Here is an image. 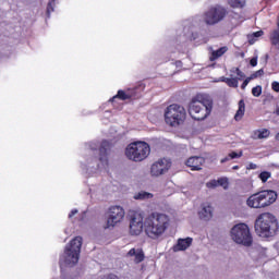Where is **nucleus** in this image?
<instances>
[{
  "label": "nucleus",
  "mask_w": 279,
  "mask_h": 279,
  "mask_svg": "<svg viewBox=\"0 0 279 279\" xmlns=\"http://www.w3.org/2000/svg\"><path fill=\"white\" fill-rule=\"evenodd\" d=\"M101 279H121V278H119V276L114 274H108V275H104Z\"/></svg>",
  "instance_id": "nucleus-35"
},
{
  "label": "nucleus",
  "mask_w": 279,
  "mask_h": 279,
  "mask_svg": "<svg viewBox=\"0 0 279 279\" xmlns=\"http://www.w3.org/2000/svg\"><path fill=\"white\" fill-rule=\"evenodd\" d=\"M171 218L160 211H151L144 219V232L148 239L157 241L169 230Z\"/></svg>",
  "instance_id": "nucleus-1"
},
{
  "label": "nucleus",
  "mask_w": 279,
  "mask_h": 279,
  "mask_svg": "<svg viewBox=\"0 0 279 279\" xmlns=\"http://www.w3.org/2000/svg\"><path fill=\"white\" fill-rule=\"evenodd\" d=\"M232 169H233V171H236V170L240 169V167L239 166H233Z\"/></svg>",
  "instance_id": "nucleus-42"
},
{
  "label": "nucleus",
  "mask_w": 279,
  "mask_h": 279,
  "mask_svg": "<svg viewBox=\"0 0 279 279\" xmlns=\"http://www.w3.org/2000/svg\"><path fill=\"white\" fill-rule=\"evenodd\" d=\"M270 45L279 51V27L274 29L269 35Z\"/></svg>",
  "instance_id": "nucleus-23"
},
{
  "label": "nucleus",
  "mask_w": 279,
  "mask_h": 279,
  "mask_svg": "<svg viewBox=\"0 0 279 279\" xmlns=\"http://www.w3.org/2000/svg\"><path fill=\"white\" fill-rule=\"evenodd\" d=\"M246 206H248V208H265L263 205V196L260 192L251 195L246 199Z\"/></svg>",
  "instance_id": "nucleus-17"
},
{
  "label": "nucleus",
  "mask_w": 279,
  "mask_h": 279,
  "mask_svg": "<svg viewBox=\"0 0 279 279\" xmlns=\"http://www.w3.org/2000/svg\"><path fill=\"white\" fill-rule=\"evenodd\" d=\"M262 195V204L264 208H267V206H271L278 199V193L274 190H264L259 192Z\"/></svg>",
  "instance_id": "nucleus-14"
},
{
  "label": "nucleus",
  "mask_w": 279,
  "mask_h": 279,
  "mask_svg": "<svg viewBox=\"0 0 279 279\" xmlns=\"http://www.w3.org/2000/svg\"><path fill=\"white\" fill-rule=\"evenodd\" d=\"M230 73L231 77H222L221 82H225L229 88H239V82L245 80V73L240 68H232Z\"/></svg>",
  "instance_id": "nucleus-12"
},
{
  "label": "nucleus",
  "mask_w": 279,
  "mask_h": 279,
  "mask_svg": "<svg viewBox=\"0 0 279 279\" xmlns=\"http://www.w3.org/2000/svg\"><path fill=\"white\" fill-rule=\"evenodd\" d=\"M207 189H217L219 186V183L217 180H211L206 183Z\"/></svg>",
  "instance_id": "nucleus-32"
},
{
  "label": "nucleus",
  "mask_w": 279,
  "mask_h": 279,
  "mask_svg": "<svg viewBox=\"0 0 279 279\" xmlns=\"http://www.w3.org/2000/svg\"><path fill=\"white\" fill-rule=\"evenodd\" d=\"M228 160H230V156L228 155V157H225L220 160L221 165H223V162H228Z\"/></svg>",
  "instance_id": "nucleus-40"
},
{
  "label": "nucleus",
  "mask_w": 279,
  "mask_h": 279,
  "mask_svg": "<svg viewBox=\"0 0 279 279\" xmlns=\"http://www.w3.org/2000/svg\"><path fill=\"white\" fill-rule=\"evenodd\" d=\"M54 7H56V0H51V1L48 2L47 11H46V14H47L48 19H49V16H51V12H53Z\"/></svg>",
  "instance_id": "nucleus-27"
},
{
  "label": "nucleus",
  "mask_w": 279,
  "mask_h": 279,
  "mask_svg": "<svg viewBox=\"0 0 279 279\" xmlns=\"http://www.w3.org/2000/svg\"><path fill=\"white\" fill-rule=\"evenodd\" d=\"M154 197V194L149 192H140L134 195V199H151Z\"/></svg>",
  "instance_id": "nucleus-26"
},
{
  "label": "nucleus",
  "mask_w": 279,
  "mask_h": 279,
  "mask_svg": "<svg viewBox=\"0 0 279 279\" xmlns=\"http://www.w3.org/2000/svg\"><path fill=\"white\" fill-rule=\"evenodd\" d=\"M277 27H279V16H278V22H277Z\"/></svg>",
  "instance_id": "nucleus-44"
},
{
  "label": "nucleus",
  "mask_w": 279,
  "mask_h": 279,
  "mask_svg": "<svg viewBox=\"0 0 279 279\" xmlns=\"http://www.w3.org/2000/svg\"><path fill=\"white\" fill-rule=\"evenodd\" d=\"M226 16H228V9L216 4L204 13V22L206 25H217L218 23H221Z\"/></svg>",
  "instance_id": "nucleus-9"
},
{
  "label": "nucleus",
  "mask_w": 279,
  "mask_h": 279,
  "mask_svg": "<svg viewBox=\"0 0 279 279\" xmlns=\"http://www.w3.org/2000/svg\"><path fill=\"white\" fill-rule=\"evenodd\" d=\"M276 141H279V133L275 135Z\"/></svg>",
  "instance_id": "nucleus-43"
},
{
  "label": "nucleus",
  "mask_w": 279,
  "mask_h": 279,
  "mask_svg": "<svg viewBox=\"0 0 279 279\" xmlns=\"http://www.w3.org/2000/svg\"><path fill=\"white\" fill-rule=\"evenodd\" d=\"M125 217V209L121 206H111L107 214V223L105 228H114L121 223Z\"/></svg>",
  "instance_id": "nucleus-10"
},
{
  "label": "nucleus",
  "mask_w": 279,
  "mask_h": 279,
  "mask_svg": "<svg viewBox=\"0 0 279 279\" xmlns=\"http://www.w3.org/2000/svg\"><path fill=\"white\" fill-rule=\"evenodd\" d=\"M253 38H260V36H265V32L257 31L252 34Z\"/></svg>",
  "instance_id": "nucleus-37"
},
{
  "label": "nucleus",
  "mask_w": 279,
  "mask_h": 279,
  "mask_svg": "<svg viewBox=\"0 0 279 279\" xmlns=\"http://www.w3.org/2000/svg\"><path fill=\"white\" fill-rule=\"evenodd\" d=\"M218 186H222V189L228 190V186H230V183L228 182V178H220L217 180Z\"/></svg>",
  "instance_id": "nucleus-29"
},
{
  "label": "nucleus",
  "mask_w": 279,
  "mask_h": 279,
  "mask_svg": "<svg viewBox=\"0 0 279 279\" xmlns=\"http://www.w3.org/2000/svg\"><path fill=\"white\" fill-rule=\"evenodd\" d=\"M231 239L234 243H238V245H244V247H251L254 243L252 232H250V227L243 222L232 227Z\"/></svg>",
  "instance_id": "nucleus-7"
},
{
  "label": "nucleus",
  "mask_w": 279,
  "mask_h": 279,
  "mask_svg": "<svg viewBox=\"0 0 279 279\" xmlns=\"http://www.w3.org/2000/svg\"><path fill=\"white\" fill-rule=\"evenodd\" d=\"M193 245V238L179 239L177 245L173 246L174 252H184L189 246Z\"/></svg>",
  "instance_id": "nucleus-18"
},
{
  "label": "nucleus",
  "mask_w": 279,
  "mask_h": 279,
  "mask_svg": "<svg viewBox=\"0 0 279 279\" xmlns=\"http://www.w3.org/2000/svg\"><path fill=\"white\" fill-rule=\"evenodd\" d=\"M227 2L233 10H243L247 4V0H227Z\"/></svg>",
  "instance_id": "nucleus-22"
},
{
  "label": "nucleus",
  "mask_w": 279,
  "mask_h": 279,
  "mask_svg": "<svg viewBox=\"0 0 279 279\" xmlns=\"http://www.w3.org/2000/svg\"><path fill=\"white\" fill-rule=\"evenodd\" d=\"M198 217L204 221H210V219H213V206H210V204L203 205Z\"/></svg>",
  "instance_id": "nucleus-19"
},
{
  "label": "nucleus",
  "mask_w": 279,
  "mask_h": 279,
  "mask_svg": "<svg viewBox=\"0 0 279 279\" xmlns=\"http://www.w3.org/2000/svg\"><path fill=\"white\" fill-rule=\"evenodd\" d=\"M243 117H245V100L241 99L239 101V109H238L236 113L234 114V119L236 121H241V119H243Z\"/></svg>",
  "instance_id": "nucleus-24"
},
{
  "label": "nucleus",
  "mask_w": 279,
  "mask_h": 279,
  "mask_svg": "<svg viewBox=\"0 0 279 279\" xmlns=\"http://www.w3.org/2000/svg\"><path fill=\"white\" fill-rule=\"evenodd\" d=\"M278 218L270 213L260 214L255 220V232L262 239H270L278 234Z\"/></svg>",
  "instance_id": "nucleus-3"
},
{
  "label": "nucleus",
  "mask_w": 279,
  "mask_h": 279,
  "mask_svg": "<svg viewBox=\"0 0 279 279\" xmlns=\"http://www.w3.org/2000/svg\"><path fill=\"white\" fill-rule=\"evenodd\" d=\"M128 256H135V263H143V260H145V253L143 252V248H131L128 252Z\"/></svg>",
  "instance_id": "nucleus-20"
},
{
  "label": "nucleus",
  "mask_w": 279,
  "mask_h": 279,
  "mask_svg": "<svg viewBox=\"0 0 279 279\" xmlns=\"http://www.w3.org/2000/svg\"><path fill=\"white\" fill-rule=\"evenodd\" d=\"M82 252V236H76L69 245L65 246L63 255L60 257L61 266H70L77 265L80 263V254Z\"/></svg>",
  "instance_id": "nucleus-4"
},
{
  "label": "nucleus",
  "mask_w": 279,
  "mask_h": 279,
  "mask_svg": "<svg viewBox=\"0 0 279 279\" xmlns=\"http://www.w3.org/2000/svg\"><path fill=\"white\" fill-rule=\"evenodd\" d=\"M243 156V151L241 150L240 153L236 151H232L229 154V158L231 160H234V158H241Z\"/></svg>",
  "instance_id": "nucleus-33"
},
{
  "label": "nucleus",
  "mask_w": 279,
  "mask_h": 279,
  "mask_svg": "<svg viewBox=\"0 0 279 279\" xmlns=\"http://www.w3.org/2000/svg\"><path fill=\"white\" fill-rule=\"evenodd\" d=\"M252 95L253 97H260V95H263V87L260 85L253 87Z\"/></svg>",
  "instance_id": "nucleus-28"
},
{
  "label": "nucleus",
  "mask_w": 279,
  "mask_h": 279,
  "mask_svg": "<svg viewBox=\"0 0 279 279\" xmlns=\"http://www.w3.org/2000/svg\"><path fill=\"white\" fill-rule=\"evenodd\" d=\"M151 148L147 142H133L125 148V156L133 162H143L149 156Z\"/></svg>",
  "instance_id": "nucleus-6"
},
{
  "label": "nucleus",
  "mask_w": 279,
  "mask_h": 279,
  "mask_svg": "<svg viewBox=\"0 0 279 279\" xmlns=\"http://www.w3.org/2000/svg\"><path fill=\"white\" fill-rule=\"evenodd\" d=\"M265 75V70L260 69L251 74V80H256V77H263Z\"/></svg>",
  "instance_id": "nucleus-31"
},
{
  "label": "nucleus",
  "mask_w": 279,
  "mask_h": 279,
  "mask_svg": "<svg viewBox=\"0 0 279 279\" xmlns=\"http://www.w3.org/2000/svg\"><path fill=\"white\" fill-rule=\"evenodd\" d=\"M256 138H269V135L271 134V132L268 129H263V130H257L254 132Z\"/></svg>",
  "instance_id": "nucleus-25"
},
{
  "label": "nucleus",
  "mask_w": 279,
  "mask_h": 279,
  "mask_svg": "<svg viewBox=\"0 0 279 279\" xmlns=\"http://www.w3.org/2000/svg\"><path fill=\"white\" fill-rule=\"evenodd\" d=\"M248 169H256V165L251 163Z\"/></svg>",
  "instance_id": "nucleus-41"
},
{
  "label": "nucleus",
  "mask_w": 279,
  "mask_h": 279,
  "mask_svg": "<svg viewBox=\"0 0 279 279\" xmlns=\"http://www.w3.org/2000/svg\"><path fill=\"white\" fill-rule=\"evenodd\" d=\"M112 149V143L104 140L99 147V162L108 165V153Z\"/></svg>",
  "instance_id": "nucleus-15"
},
{
  "label": "nucleus",
  "mask_w": 279,
  "mask_h": 279,
  "mask_svg": "<svg viewBox=\"0 0 279 279\" xmlns=\"http://www.w3.org/2000/svg\"><path fill=\"white\" fill-rule=\"evenodd\" d=\"M259 180H262V182H267V180H269V178H271V172L269 171H263L259 173L258 175Z\"/></svg>",
  "instance_id": "nucleus-30"
},
{
  "label": "nucleus",
  "mask_w": 279,
  "mask_h": 279,
  "mask_svg": "<svg viewBox=\"0 0 279 279\" xmlns=\"http://www.w3.org/2000/svg\"><path fill=\"white\" fill-rule=\"evenodd\" d=\"M165 122L170 128H178L186 121V109L178 104L169 105L163 113Z\"/></svg>",
  "instance_id": "nucleus-5"
},
{
  "label": "nucleus",
  "mask_w": 279,
  "mask_h": 279,
  "mask_svg": "<svg viewBox=\"0 0 279 279\" xmlns=\"http://www.w3.org/2000/svg\"><path fill=\"white\" fill-rule=\"evenodd\" d=\"M250 82H252V77H251V76L246 77V78L243 81V83H242V85H241L242 90H245V88H247V84H250Z\"/></svg>",
  "instance_id": "nucleus-34"
},
{
  "label": "nucleus",
  "mask_w": 279,
  "mask_h": 279,
  "mask_svg": "<svg viewBox=\"0 0 279 279\" xmlns=\"http://www.w3.org/2000/svg\"><path fill=\"white\" fill-rule=\"evenodd\" d=\"M171 169V161L168 159H159L155 163L151 165L150 173L151 175H155V178H158V175H162L167 173Z\"/></svg>",
  "instance_id": "nucleus-13"
},
{
  "label": "nucleus",
  "mask_w": 279,
  "mask_h": 279,
  "mask_svg": "<svg viewBox=\"0 0 279 279\" xmlns=\"http://www.w3.org/2000/svg\"><path fill=\"white\" fill-rule=\"evenodd\" d=\"M228 52V46L221 47L218 50H214L209 57L210 62H215V60H219L221 56Z\"/></svg>",
  "instance_id": "nucleus-21"
},
{
  "label": "nucleus",
  "mask_w": 279,
  "mask_h": 279,
  "mask_svg": "<svg viewBox=\"0 0 279 279\" xmlns=\"http://www.w3.org/2000/svg\"><path fill=\"white\" fill-rule=\"evenodd\" d=\"M271 89L275 92V93H279V83L277 81H274L271 83Z\"/></svg>",
  "instance_id": "nucleus-36"
},
{
  "label": "nucleus",
  "mask_w": 279,
  "mask_h": 279,
  "mask_svg": "<svg viewBox=\"0 0 279 279\" xmlns=\"http://www.w3.org/2000/svg\"><path fill=\"white\" fill-rule=\"evenodd\" d=\"M145 230V220H143V214L134 211L130 215V234L132 236H138Z\"/></svg>",
  "instance_id": "nucleus-11"
},
{
  "label": "nucleus",
  "mask_w": 279,
  "mask_h": 279,
  "mask_svg": "<svg viewBox=\"0 0 279 279\" xmlns=\"http://www.w3.org/2000/svg\"><path fill=\"white\" fill-rule=\"evenodd\" d=\"M187 112L194 121L208 119L213 112V98L206 94H197L191 99Z\"/></svg>",
  "instance_id": "nucleus-2"
},
{
  "label": "nucleus",
  "mask_w": 279,
  "mask_h": 279,
  "mask_svg": "<svg viewBox=\"0 0 279 279\" xmlns=\"http://www.w3.org/2000/svg\"><path fill=\"white\" fill-rule=\"evenodd\" d=\"M143 90H145V85H138L126 90L119 89L117 95L109 99L112 106H116L117 99L120 101H132L134 99H141L143 97Z\"/></svg>",
  "instance_id": "nucleus-8"
},
{
  "label": "nucleus",
  "mask_w": 279,
  "mask_h": 279,
  "mask_svg": "<svg viewBox=\"0 0 279 279\" xmlns=\"http://www.w3.org/2000/svg\"><path fill=\"white\" fill-rule=\"evenodd\" d=\"M77 209H72L69 214V219H73V217H75V215H77Z\"/></svg>",
  "instance_id": "nucleus-39"
},
{
  "label": "nucleus",
  "mask_w": 279,
  "mask_h": 279,
  "mask_svg": "<svg viewBox=\"0 0 279 279\" xmlns=\"http://www.w3.org/2000/svg\"><path fill=\"white\" fill-rule=\"evenodd\" d=\"M250 64L251 66H256L258 64V59L256 57L252 58L250 60Z\"/></svg>",
  "instance_id": "nucleus-38"
},
{
  "label": "nucleus",
  "mask_w": 279,
  "mask_h": 279,
  "mask_svg": "<svg viewBox=\"0 0 279 279\" xmlns=\"http://www.w3.org/2000/svg\"><path fill=\"white\" fill-rule=\"evenodd\" d=\"M204 162H206V159L204 157L194 156L190 157L185 165L191 169V171H202V167L204 166Z\"/></svg>",
  "instance_id": "nucleus-16"
}]
</instances>
